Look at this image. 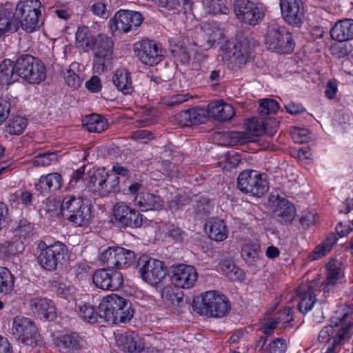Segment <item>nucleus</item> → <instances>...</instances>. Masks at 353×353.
I'll list each match as a JSON object with an SVG mask.
<instances>
[{
    "instance_id": "obj_39",
    "label": "nucleus",
    "mask_w": 353,
    "mask_h": 353,
    "mask_svg": "<svg viewBox=\"0 0 353 353\" xmlns=\"http://www.w3.org/2000/svg\"><path fill=\"white\" fill-rule=\"evenodd\" d=\"M209 237L216 241H222L228 236L225 222L219 219H212L210 222Z\"/></svg>"
},
{
    "instance_id": "obj_16",
    "label": "nucleus",
    "mask_w": 353,
    "mask_h": 353,
    "mask_svg": "<svg viewBox=\"0 0 353 353\" xmlns=\"http://www.w3.org/2000/svg\"><path fill=\"white\" fill-rule=\"evenodd\" d=\"M143 19L142 15L138 12L119 10L111 19L110 28L112 31L127 33L139 26Z\"/></svg>"
},
{
    "instance_id": "obj_41",
    "label": "nucleus",
    "mask_w": 353,
    "mask_h": 353,
    "mask_svg": "<svg viewBox=\"0 0 353 353\" xmlns=\"http://www.w3.org/2000/svg\"><path fill=\"white\" fill-rule=\"evenodd\" d=\"M221 271L226 277L232 281H242L245 278L243 271L234 263L228 260H225L220 263Z\"/></svg>"
},
{
    "instance_id": "obj_32",
    "label": "nucleus",
    "mask_w": 353,
    "mask_h": 353,
    "mask_svg": "<svg viewBox=\"0 0 353 353\" xmlns=\"http://www.w3.org/2000/svg\"><path fill=\"white\" fill-rule=\"evenodd\" d=\"M19 28V21L12 13L4 9L0 10V38L6 33L17 32Z\"/></svg>"
},
{
    "instance_id": "obj_43",
    "label": "nucleus",
    "mask_w": 353,
    "mask_h": 353,
    "mask_svg": "<svg viewBox=\"0 0 353 353\" xmlns=\"http://www.w3.org/2000/svg\"><path fill=\"white\" fill-rule=\"evenodd\" d=\"M192 205L195 213L201 218L208 216L212 209L211 201L203 196H195L192 198Z\"/></svg>"
},
{
    "instance_id": "obj_18",
    "label": "nucleus",
    "mask_w": 353,
    "mask_h": 353,
    "mask_svg": "<svg viewBox=\"0 0 353 353\" xmlns=\"http://www.w3.org/2000/svg\"><path fill=\"white\" fill-rule=\"evenodd\" d=\"M113 216L114 222L121 227L139 228L143 224L142 215L123 202L114 205Z\"/></svg>"
},
{
    "instance_id": "obj_7",
    "label": "nucleus",
    "mask_w": 353,
    "mask_h": 353,
    "mask_svg": "<svg viewBox=\"0 0 353 353\" xmlns=\"http://www.w3.org/2000/svg\"><path fill=\"white\" fill-rule=\"evenodd\" d=\"M352 334V323L338 330L332 325H327L319 332L318 340L321 343H325L322 349L323 353H336L339 352L341 346L348 341Z\"/></svg>"
},
{
    "instance_id": "obj_53",
    "label": "nucleus",
    "mask_w": 353,
    "mask_h": 353,
    "mask_svg": "<svg viewBox=\"0 0 353 353\" xmlns=\"http://www.w3.org/2000/svg\"><path fill=\"white\" fill-rule=\"evenodd\" d=\"M57 154L55 152L43 153L36 156L32 163L34 166H47L57 162Z\"/></svg>"
},
{
    "instance_id": "obj_62",
    "label": "nucleus",
    "mask_w": 353,
    "mask_h": 353,
    "mask_svg": "<svg viewBox=\"0 0 353 353\" xmlns=\"http://www.w3.org/2000/svg\"><path fill=\"white\" fill-rule=\"evenodd\" d=\"M192 198L187 197L185 195H178L175 196L170 203V208L172 210H177L179 208L188 204H192Z\"/></svg>"
},
{
    "instance_id": "obj_30",
    "label": "nucleus",
    "mask_w": 353,
    "mask_h": 353,
    "mask_svg": "<svg viewBox=\"0 0 353 353\" xmlns=\"http://www.w3.org/2000/svg\"><path fill=\"white\" fill-rule=\"evenodd\" d=\"M112 82L117 90L123 94H130L133 92L131 74L123 68L116 70Z\"/></svg>"
},
{
    "instance_id": "obj_61",
    "label": "nucleus",
    "mask_w": 353,
    "mask_h": 353,
    "mask_svg": "<svg viewBox=\"0 0 353 353\" xmlns=\"http://www.w3.org/2000/svg\"><path fill=\"white\" fill-rule=\"evenodd\" d=\"M286 350V341L282 338H277L269 344L268 353H285Z\"/></svg>"
},
{
    "instance_id": "obj_55",
    "label": "nucleus",
    "mask_w": 353,
    "mask_h": 353,
    "mask_svg": "<svg viewBox=\"0 0 353 353\" xmlns=\"http://www.w3.org/2000/svg\"><path fill=\"white\" fill-rule=\"evenodd\" d=\"M226 137L228 139V144L231 145H243L250 139L248 133L244 132H230Z\"/></svg>"
},
{
    "instance_id": "obj_35",
    "label": "nucleus",
    "mask_w": 353,
    "mask_h": 353,
    "mask_svg": "<svg viewBox=\"0 0 353 353\" xmlns=\"http://www.w3.org/2000/svg\"><path fill=\"white\" fill-rule=\"evenodd\" d=\"M115 257L114 268L118 269L128 268L135 262L134 252L121 247H116Z\"/></svg>"
},
{
    "instance_id": "obj_46",
    "label": "nucleus",
    "mask_w": 353,
    "mask_h": 353,
    "mask_svg": "<svg viewBox=\"0 0 353 353\" xmlns=\"http://www.w3.org/2000/svg\"><path fill=\"white\" fill-rule=\"evenodd\" d=\"M14 285V279L8 269L0 267V294L10 292Z\"/></svg>"
},
{
    "instance_id": "obj_31",
    "label": "nucleus",
    "mask_w": 353,
    "mask_h": 353,
    "mask_svg": "<svg viewBox=\"0 0 353 353\" xmlns=\"http://www.w3.org/2000/svg\"><path fill=\"white\" fill-rule=\"evenodd\" d=\"M19 76L15 70V62L4 59L0 64V81L2 85H9L18 80Z\"/></svg>"
},
{
    "instance_id": "obj_10",
    "label": "nucleus",
    "mask_w": 353,
    "mask_h": 353,
    "mask_svg": "<svg viewBox=\"0 0 353 353\" xmlns=\"http://www.w3.org/2000/svg\"><path fill=\"white\" fill-rule=\"evenodd\" d=\"M12 332L19 341L32 347L37 346L41 339L34 323L25 316H17L14 318Z\"/></svg>"
},
{
    "instance_id": "obj_4",
    "label": "nucleus",
    "mask_w": 353,
    "mask_h": 353,
    "mask_svg": "<svg viewBox=\"0 0 353 353\" xmlns=\"http://www.w3.org/2000/svg\"><path fill=\"white\" fill-rule=\"evenodd\" d=\"M63 216L75 226L87 225L91 219V207L83 199L65 196L61 204Z\"/></svg>"
},
{
    "instance_id": "obj_54",
    "label": "nucleus",
    "mask_w": 353,
    "mask_h": 353,
    "mask_svg": "<svg viewBox=\"0 0 353 353\" xmlns=\"http://www.w3.org/2000/svg\"><path fill=\"white\" fill-rule=\"evenodd\" d=\"M116 247H108V248L101 251L99 259V261L105 264L108 268H114V262L116 259Z\"/></svg>"
},
{
    "instance_id": "obj_64",
    "label": "nucleus",
    "mask_w": 353,
    "mask_h": 353,
    "mask_svg": "<svg viewBox=\"0 0 353 353\" xmlns=\"http://www.w3.org/2000/svg\"><path fill=\"white\" fill-rule=\"evenodd\" d=\"M85 87L91 92H99L101 91L102 88L101 81L98 77L92 76L85 82Z\"/></svg>"
},
{
    "instance_id": "obj_33",
    "label": "nucleus",
    "mask_w": 353,
    "mask_h": 353,
    "mask_svg": "<svg viewBox=\"0 0 353 353\" xmlns=\"http://www.w3.org/2000/svg\"><path fill=\"white\" fill-rule=\"evenodd\" d=\"M59 351L74 353L80 350L81 346L77 334L75 333L61 336L57 341Z\"/></svg>"
},
{
    "instance_id": "obj_51",
    "label": "nucleus",
    "mask_w": 353,
    "mask_h": 353,
    "mask_svg": "<svg viewBox=\"0 0 353 353\" xmlns=\"http://www.w3.org/2000/svg\"><path fill=\"white\" fill-rule=\"evenodd\" d=\"M91 10L94 14L102 19H107L110 14V6L106 0H96L92 5Z\"/></svg>"
},
{
    "instance_id": "obj_5",
    "label": "nucleus",
    "mask_w": 353,
    "mask_h": 353,
    "mask_svg": "<svg viewBox=\"0 0 353 353\" xmlns=\"http://www.w3.org/2000/svg\"><path fill=\"white\" fill-rule=\"evenodd\" d=\"M236 186L245 194L261 197L268 192L269 183L265 174L254 170H245L239 174Z\"/></svg>"
},
{
    "instance_id": "obj_34",
    "label": "nucleus",
    "mask_w": 353,
    "mask_h": 353,
    "mask_svg": "<svg viewBox=\"0 0 353 353\" xmlns=\"http://www.w3.org/2000/svg\"><path fill=\"white\" fill-rule=\"evenodd\" d=\"M241 257L250 266H256L260 259V245L256 243H248L241 248Z\"/></svg>"
},
{
    "instance_id": "obj_56",
    "label": "nucleus",
    "mask_w": 353,
    "mask_h": 353,
    "mask_svg": "<svg viewBox=\"0 0 353 353\" xmlns=\"http://www.w3.org/2000/svg\"><path fill=\"white\" fill-rule=\"evenodd\" d=\"M76 64L70 65V68L63 72V78L67 85L73 88L80 87L81 80L79 76L74 72L72 68H74Z\"/></svg>"
},
{
    "instance_id": "obj_47",
    "label": "nucleus",
    "mask_w": 353,
    "mask_h": 353,
    "mask_svg": "<svg viewBox=\"0 0 353 353\" xmlns=\"http://www.w3.org/2000/svg\"><path fill=\"white\" fill-rule=\"evenodd\" d=\"M353 50L352 46L346 41H338L332 45L330 52L333 57L341 59L347 57Z\"/></svg>"
},
{
    "instance_id": "obj_1",
    "label": "nucleus",
    "mask_w": 353,
    "mask_h": 353,
    "mask_svg": "<svg viewBox=\"0 0 353 353\" xmlns=\"http://www.w3.org/2000/svg\"><path fill=\"white\" fill-rule=\"evenodd\" d=\"M98 309L99 318L112 324L129 321L134 314L131 302L116 294L104 297Z\"/></svg>"
},
{
    "instance_id": "obj_37",
    "label": "nucleus",
    "mask_w": 353,
    "mask_h": 353,
    "mask_svg": "<svg viewBox=\"0 0 353 353\" xmlns=\"http://www.w3.org/2000/svg\"><path fill=\"white\" fill-rule=\"evenodd\" d=\"M83 128L89 132L101 133L108 128L107 120L101 115L93 114L85 119Z\"/></svg>"
},
{
    "instance_id": "obj_52",
    "label": "nucleus",
    "mask_w": 353,
    "mask_h": 353,
    "mask_svg": "<svg viewBox=\"0 0 353 353\" xmlns=\"http://www.w3.org/2000/svg\"><path fill=\"white\" fill-rule=\"evenodd\" d=\"M279 106L276 101L272 99H263L259 101V112L261 115L276 113Z\"/></svg>"
},
{
    "instance_id": "obj_36",
    "label": "nucleus",
    "mask_w": 353,
    "mask_h": 353,
    "mask_svg": "<svg viewBox=\"0 0 353 353\" xmlns=\"http://www.w3.org/2000/svg\"><path fill=\"white\" fill-rule=\"evenodd\" d=\"M337 241L338 237L335 234H329L325 240L316 246L314 250L310 254V259L314 261L324 256L330 252L333 245L337 242Z\"/></svg>"
},
{
    "instance_id": "obj_38",
    "label": "nucleus",
    "mask_w": 353,
    "mask_h": 353,
    "mask_svg": "<svg viewBox=\"0 0 353 353\" xmlns=\"http://www.w3.org/2000/svg\"><path fill=\"white\" fill-rule=\"evenodd\" d=\"M343 272L341 268V264L336 261H330L327 265V276L325 282V290L329 291L330 289L334 287L338 280L341 279Z\"/></svg>"
},
{
    "instance_id": "obj_58",
    "label": "nucleus",
    "mask_w": 353,
    "mask_h": 353,
    "mask_svg": "<svg viewBox=\"0 0 353 353\" xmlns=\"http://www.w3.org/2000/svg\"><path fill=\"white\" fill-rule=\"evenodd\" d=\"M33 228L32 223L25 219H22L17 223L14 232L20 236L26 238L32 232Z\"/></svg>"
},
{
    "instance_id": "obj_45",
    "label": "nucleus",
    "mask_w": 353,
    "mask_h": 353,
    "mask_svg": "<svg viewBox=\"0 0 353 353\" xmlns=\"http://www.w3.org/2000/svg\"><path fill=\"white\" fill-rule=\"evenodd\" d=\"M162 297L169 305L176 307H182L185 301L181 292H174L171 288H165L163 290Z\"/></svg>"
},
{
    "instance_id": "obj_11",
    "label": "nucleus",
    "mask_w": 353,
    "mask_h": 353,
    "mask_svg": "<svg viewBox=\"0 0 353 353\" xmlns=\"http://www.w3.org/2000/svg\"><path fill=\"white\" fill-rule=\"evenodd\" d=\"M90 48L95 51L93 57V69L97 72L104 71L112 59L113 52L112 39L104 34H97L91 38Z\"/></svg>"
},
{
    "instance_id": "obj_44",
    "label": "nucleus",
    "mask_w": 353,
    "mask_h": 353,
    "mask_svg": "<svg viewBox=\"0 0 353 353\" xmlns=\"http://www.w3.org/2000/svg\"><path fill=\"white\" fill-rule=\"evenodd\" d=\"M79 316L85 321L94 323L99 318V311L97 312L92 305L89 303H80L76 305Z\"/></svg>"
},
{
    "instance_id": "obj_9",
    "label": "nucleus",
    "mask_w": 353,
    "mask_h": 353,
    "mask_svg": "<svg viewBox=\"0 0 353 353\" xmlns=\"http://www.w3.org/2000/svg\"><path fill=\"white\" fill-rule=\"evenodd\" d=\"M38 249L37 262L42 268L48 271L54 270L59 265H62L67 254L65 245L59 241L49 245L41 241Z\"/></svg>"
},
{
    "instance_id": "obj_63",
    "label": "nucleus",
    "mask_w": 353,
    "mask_h": 353,
    "mask_svg": "<svg viewBox=\"0 0 353 353\" xmlns=\"http://www.w3.org/2000/svg\"><path fill=\"white\" fill-rule=\"evenodd\" d=\"M84 167H81L74 172L69 182V185H70V187L77 188H81V185L83 183L84 176Z\"/></svg>"
},
{
    "instance_id": "obj_59",
    "label": "nucleus",
    "mask_w": 353,
    "mask_h": 353,
    "mask_svg": "<svg viewBox=\"0 0 353 353\" xmlns=\"http://www.w3.org/2000/svg\"><path fill=\"white\" fill-rule=\"evenodd\" d=\"M166 236L176 242H183L187 239V234L178 226L171 225L167 228Z\"/></svg>"
},
{
    "instance_id": "obj_8",
    "label": "nucleus",
    "mask_w": 353,
    "mask_h": 353,
    "mask_svg": "<svg viewBox=\"0 0 353 353\" xmlns=\"http://www.w3.org/2000/svg\"><path fill=\"white\" fill-rule=\"evenodd\" d=\"M265 44L269 50L278 54L291 53L295 46L292 34L285 27L277 25L269 27Z\"/></svg>"
},
{
    "instance_id": "obj_24",
    "label": "nucleus",
    "mask_w": 353,
    "mask_h": 353,
    "mask_svg": "<svg viewBox=\"0 0 353 353\" xmlns=\"http://www.w3.org/2000/svg\"><path fill=\"white\" fill-rule=\"evenodd\" d=\"M299 299L298 308L303 313L306 314L312 310L316 299L312 283H302L296 290Z\"/></svg>"
},
{
    "instance_id": "obj_28",
    "label": "nucleus",
    "mask_w": 353,
    "mask_h": 353,
    "mask_svg": "<svg viewBox=\"0 0 353 353\" xmlns=\"http://www.w3.org/2000/svg\"><path fill=\"white\" fill-rule=\"evenodd\" d=\"M330 35L337 41L353 39V19H344L337 21L331 29Z\"/></svg>"
},
{
    "instance_id": "obj_21",
    "label": "nucleus",
    "mask_w": 353,
    "mask_h": 353,
    "mask_svg": "<svg viewBox=\"0 0 353 353\" xmlns=\"http://www.w3.org/2000/svg\"><path fill=\"white\" fill-rule=\"evenodd\" d=\"M208 110L195 107L177 114L175 120L181 127L190 126L205 123L208 120Z\"/></svg>"
},
{
    "instance_id": "obj_42",
    "label": "nucleus",
    "mask_w": 353,
    "mask_h": 353,
    "mask_svg": "<svg viewBox=\"0 0 353 353\" xmlns=\"http://www.w3.org/2000/svg\"><path fill=\"white\" fill-rule=\"evenodd\" d=\"M46 77V67L39 59L37 63L31 65L29 74H27L25 81L31 84H39Z\"/></svg>"
},
{
    "instance_id": "obj_19",
    "label": "nucleus",
    "mask_w": 353,
    "mask_h": 353,
    "mask_svg": "<svg viewBox=\"0 0 353 353\" xmlns=\"http://www.w3.org/2000/svg\"><path fill=\"white\" fill-rule=\"evenodd\" d=\"M198 279V274L192 265L179 264L172 267L171 281L180 288L190 289L194 286Z\"/></svg>"
},
{
    "instance_id": "obj_40",
    "label": "nucleus",
    "mask_w": 353,
    "mask_h": 353,
    "mask_svg": "<svg viewBox=\"0 0 353 353\" xmlns=\"http://www.w3.org/2000/svg\"><path fill=\"white\" fill-rule=\"evenodd\" d=\"M39 59L30 54H22L15 61V70L18 72L19 77L25 80L28 74H29L31 65L37 63Z\"/></svg>"
},
{
    "instance_id": "obj_6",
    "label": "nucleus",
    "mask_w": 353,
    "mask_h": 353,
    "mask_svg": "<svg viewBox=\"0 0 353 353\" xmlns=\"http://www.w3.org/2000/svg\"><path fill=\"white\" fill-rule=\"evenodd\" d=\"M43 6L39 0H24L17 3L16 14L21 17V28L28 32L37 30L42 24L41 11Z\"/></svg>"
},
{
    "instance_id": "obj_25",
    "label": "nucleus",
    "mask_w": 353,
    "mask_h": 353,
    "mask_svg": "<svg viewBox=\"0 0 353 353\" xmlns=\"http://www.w3.org/2000/svg\"><path fill=\"white\" fill-rule=\"evenodd\" d=\"M134 203L142 211L160 210L164 207L163 200L159 195L150 192L137 194Z\"/></svg>"
},
{
    "instance_id": "obj_2",
    "label": "nucleus",
    "mask_w": 353,
    "mask_h": 353,
    "mask_svg": "<svg viewBox=\"0 0 353 353\" xmlns=\"http://www.w3.org/2000/svg\"><path fill=\"white\" fill-rule=\"evenodd\" d=\"M192 307L201 315L220 318L230 310L228 299L214 291H209L193 299Z\"/></svg>"
},
{
    "instance_id": "obj_50",
    "label": "nucleus",
    "mask_w": 353,
    "mask_h": 353,
    "mask_svg": "<svg viewBox=\"0 0 353 353\" xmlns=\"http://www.w3.org/2000/svg\"><path fill=\"white\" fill-rule=\"evenodd\" d=\"M246 130L253 136L259 137L265 132V123L261 119H250L245 123Z\"/></svg>"
},
{
    "instance_id": "obj_57",
    "label": "nucleus",
    "mask_w": 353,
    "mask_h": 353,
    "mask_svg": "<svg viewBox=\"0 0 353 353\" xmlns=\"http://www.w3.org/2000/svg\"><path fill=\"white\" fill-rule=\"evenodd\" d=\"M208 12L211 14H227L229 13V8L223 0H212L208 6Z\"/></svg>"
},
{
    "instance_id": "obj_49",
    "label": "nucleus",
    "mask_w": 353,
    "mask_h": 353,
    "mask_svg": "<svg viewBox=\"0 0 353 353\" xmlns=\"http://www.w3.org/2000/svg\"><path fill=\"white\" fill-rule=\"evenodd\" d=\"M27 126V120L22 117H16L10 120L7 125V132L11 134L23 133Z\"/></svg>"
},
{
    "instance_id": "obj_20",
    "label": "nucleus",
    "mask_w": 353,
    "mask_h": 353,
    "mask_svg": "<svg viewBox=\"0 0 353 353\" xmlns=\"http://www.w3.org/2000/svg\"><path fill=\"white\" fill-rule=\"evenodd\" d=\"M273 207L274 217L280 224L286 225L294 219L296 214L295 206L285 198L278 196Z\"/></svg>"
},
{
    "instance_id": "obj_14",
    "label": "nucleus",
    "mask_w": 353,
    "mask_h": 353,
    "mask_svg": "<svg viewBox=\"0 0 353 353\" xmlns=\"http://www.w3.org/2000/svg\"><path fill=\"white\" fill-rule=\"evenodd\" d=\"M283 19L290 26L299 28L305 19V9L302 0H279Z\"/></svg>"
},
{
    "instance_id": "obj_23",
    "label": "nucleus",
    "mask_w": 353,
    "mask_h": 353,
    "mask_svg": "<svg viewBox=\"0 0 353 353\" xmlns=\"http://www.w3.org/2000/svg\"><path fill=\"white\" fill-rule=\"evenodd\" d=\"M32 312L41 319L52 321L56 317V307L53 303L42 297H34L30 300Z\"/></svg>"
},
{
    "instance_id": "obj_29",
    "label": "nucleus",
    "mask_w": 353,
    "mask_h": 353,
    "mask_svg": "<svg viewBox=\"0 0 353 353\" xmlns=\"http://www.w3.org/2000/svg\"><path fill=\"white\" fill-rule=\"evenodd\" d=\"M208 116L219 121H230L234 115L233 107L226 103L213 101L208 105Z\"/></svg>"
},
{
    "instance_id": "obj_3",
    "label": "nucleus",
    "mask_w": 353,
    "mask_h": 353,
    "mask_svg": "<svg viewBox=\"0 0 353 353\" xmlns=\"http://www.w3.org/2000/svg\"><path fill=\"white\" fill-rule=\"evenodd\" d=\"M253 52L252 43L244 39L239 42L226 41L220 48L219 56L228 68L237 70L248 61Z\"/></svg>"
},
{
    "instance_id": "obj_60",
    "label": "nucleus",
    "mask_w": 353,
    "mask_h": 353,
    "mask_svg": "<svg viewBox=\"0 0 353 353\" xmlns=\"http://www.w3.org/2000/svg\"><path fill=\"white\" fill-rule=\"evenodd\" d=\"M76 40L81 44L85 45L86 47L91 48L92 41L91 38L94 36H90L89 30L86 27H79L76 32Z\"/></svg>"
},
{
    "instance_id": "obj_15",
    "label": "nucleus",
    "mask_w": 353,
    "mask_h": 353,
    "mask_svg": "<svg viewBox=\"0 0 353 353\" xmlns=\"http://www.w3.org/2000/svg\"><path fill=\"white\" fill-rule=\"evenodd\" d=\"M94 285L103 290L115 291L123 284V276L121 272L112 269L101 268L94 271L92 276Z\"/></svg>"
},
{
    "instance_id": "obj_12",
    "label": "nucleus",
    "mask_w": 353,
    "mask_h": 353,
    "mask_svg": "<svg viewBox=\"0 0 353 353\" xmlns=\"http://www.w3.org/2000/svg\"><path fill=\"white\" fill-rule=\"evenodd\" d=\"M233 11L239 21L251 26L259 23L264 17L262 6L250 0H234Z\"/></svg>"
},
{
    "instance_id": "obj_48",
    "label": "nucleus",
    "mask_w": 353,
    "mask_h": 353,
    "mask_svg": "<svg viewBox=\"0 0 353 353\" xmlns=\"http://www.w3.org/2000/svg\"><path fill=\"white\" fill-rule=\"evenodd\" d=\"M119 177L108 172V179H105L103 197L109 196L120 191Z\"/></svg>"
},
{
    "instance_id": "obj_27",
    "label": "nucleus",
    "mask_w": 353,
    "mask_h": 353,
    "mask_svg": "<svg viewBox=\"0 0 353 353\" xmlns=\"http://www.w3.org/2000/svg\"><path fill=\"white\" fill-rule=\"evenodd\" d=\"M117 343L122 350L132 353H140L144 349L143 339L134 332L121 334Z\"/></svg>"
},
{
    "instance_id": "obj_13",
    "label": "nucleus",
    "mask_w": 353,
    "mask_h": 353,
    "mask_svg": "<svg viewBox=\"0 0 353 353\" xmlns=\"http://www.w3.org/2000/svg\"><path fill=\"white\" fill-rule=\"evenodd\" d=\"M139 266V272L142 279L152 285L161 283L167 274L166 267L159 260L142 257Z\"/></svg>"
},
{
    "instance_id": "obj_22",
    "label": "nucleus",
    "mask_w": 353,
    "mask_h": 353,
    "mask_svg": "<svg viewBox=\"0 0 353 353\" xmlns=\"http://www.w3.org/2000/svg\"><path fill=\"white\" fill-rule=\"evenodd\" d=\"M105 179H108V171L105 168L90 170L85 190L94 196L103 197Z\"/></svg>"
},
{
    "instance_id": "obj_26",
    "label": "nucleus",
    "mask_w": 353,
    "mask_h": 353,
    "mask_svg": "<svg viewBox=\"0 0 353 353\" xmlns=\"http://www.w3.org/2000/svg\"><path fill=\"white\" fill-rule=\"evenodd\" d=\"M62 185V176L57 172L41 176L34 183L35 190L41 194H46L59 190Z\"/></svg>"
},
{
    "instance_id": "obj_17",
    "label": "nucleus",
    "mask_w": 353,
    "mask_h": 353,
    "mask_svg": "<svg viewBox=\"0 0 353 353\" xmlns=\"http://www.w3.org/2000/svg\"><path fill=\"white\" fill-rule=\"evenodd\" d=\"M135 56L144 64L152 66L161 61L162 50L158 45L150 40H141L134 44Z\"/></svg>"
}]
</instances>
